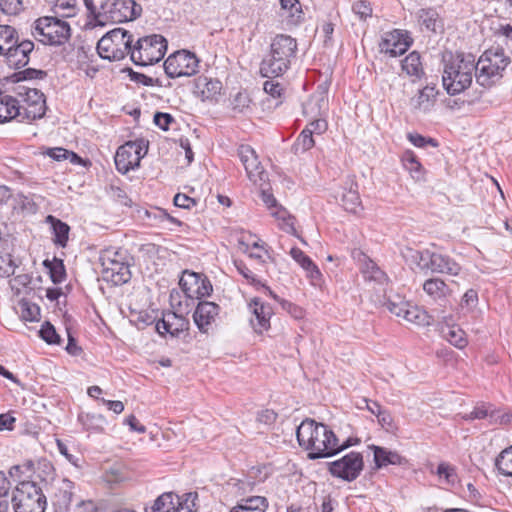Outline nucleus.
Wrapping results in <instances>:
<instances>
[{
    "mask_svg": "<svg viewBox=\"0 0 512 512\" xmlns=\"http://www.w3.org/2000/svg\"><path fill=\"white\" fill-rule=\"evenodd\" d=\"M43 264L48 269L50 278L54 284L62 283L65 280L66 272L61 260H45Z\"/></svg>",
    "mask_w": 512,
    "mask_h": 512,
    "instance_id": "37998d69",
    "label": "nucleus"
},
{
    "mask_svg": "<svg viewBox=\"0 0 512 512\" xmlns=\"http://www.w3.org/2000/svg\"><path fill=\"white\" fill-rule=\"evenodd\" d=\"M291 257L308 273L311 279H317L321 273L313 261L299 248L290 250Z\"/></svg>",
    "mask_w": 512,
    "mask_h": 512,
    "instance_id": "c9c22d12",
    "label": "nucleus"
},
{
    "mask_svg": "<svg viewBox=\"0 0 512 512\" xmlns=\"http://www.w3.org/2000/svg\"><path fill=\"white\" fill-rule=\"evenodd\" d=\"M478 302V294L475 290L469 289L465 292L461 300V307L468 308L469 310L474 308Z\"/></svg>",
    "mask_w": 512,
    "mask_h": 512,
    "instance_id": "338daca9",
    "label": "nucleus"
},
{
    "mask_svg": "<svg viewBox=\"0 0 512 512\" xmlns=\"http://www.w3.org/2000/svg\"><path fill=\"white\" fill-rule=\"evenodd\" d=\"M250 98L246 92H238L231 100V106L234 112L244 113L250 107Z\"/></svg>",
    "mask_w": 512,
    "mask_h": 512,
    "instance_id": "603ef678",
    "label": "nucleus"
},
{
    "mask_svg": "<svg viewBox=\"0 0 512 512\" xmlns=\"http://www.w3.org/2000/svg\"><path fill=\"white\" fill-rule=\"evenodd\" d=\"M100 259L105 280L112 282L114 285H122L130 280V266L123 252L106 251Z\"/></svg>",
    "mask_w": 512,
    "mask_h": 512,
    "instance_id": "f8f14e48",
    "label": "nucleus"
},
{
    "mask_svg": "<svg viewBox=\"0 0 512 512\" xmlns=\"http://www.w3.org/2000/svg\"><path fill=\"white\" fill-rule=\"evenodd\" d=\"M46 155L56 161L66 159H69L71 163H78L80 161V157L77 154L62 147L49 148L46 151Z\"/></svg>",
    "mask_w": 512,
    "mask_h": 512,
    "instance_id": "de8ad7c7",
    "label": "nucleus"
},
{
    "mask_svg": "<svg viewBox=\"0 0 512 512\" xmlns=\"http://www.w3.org/2000/svg\"><path fill=\"white\" fill-rule=\"evenodd\" d=\"M281 5V10L283 13L282 17L287 18V22L290 25H297L302 16L303 11L301 8V4L299 0H279Z\"/></svg>",
    "mask_w": 512,
    "mask_h": 512,
    "instance_id": "f704fd0d",
    "label": "nucleus"
},
{
    "mask_svg": "<svg viewBox=\"0 0 512 512\" xmlns=\"http://www.w3.org/2000/svg\"><path fill=\"white\" fill-rule=\"evenodd\" d=\"M411 257L421 269H429L433 273L456 276L461 271V266L452 258L429 250H409Z\"/></svg>",
    "mask_w": 512,
    "mask_h": 512,
    "instance_id": "9b49d317",
    "label": "nucleus"
},
{
    "mask_svg": "<svg viewBox=\"0 0 512 512\" xmlns=\"http://www.w3.org/2000/svg\"><path fill=\"white\" fill-rule=\"evenodd\" d=\"M437 94L438 91L434 86L426 85L417 96L411 99V104L416 111L427 113L435 105Z\"/></svg>",
    "mask_w": 512,
    "mask_h": 512,
    "instance_id": "cd10ccee",
    "label": "nucleus"
},
{
    "mask_svg": "<svg viewBox=\"0 0 512 512\" xmlns=\"http://www.w3.org/2000/svg\"><path fill=\"white\" fill-rule=\"evenodd\" d=\"M59 17H74L78 12L77 0H46Z\"/></svg>",
    "mask_w": 512,
    "mask_h": 512,
    "instance_id": "e433bc0d",
    "label": "nucleus"
},
{
    "mask_svg": "<svg viewBox=\"0 0 512 512\" xmlns=\"http://www.w3.org/2000/svg\"><path fill=\"white\" fill-rule=\"evenodd\" d=\"M19 104L15 97L5 95L0 92V123H5L13 119L20 122Z\"/></svg>",
    "mask_w": 512,
    "mask_h": 512,
    "instance_id": "7c9ffc66",
    "label": "nucleus"
},
{
    "mask_svg": "<svg viewBox=\"0 0 512 512\" xmlns=\"http://www.w3.org/2000/svg\"><path fill=\"white\" fill-rule=\"evenodd\" d=\"M264 91L273 98H280L282 95V87L278 82L268 80L264 83Z\"/></svg>",
    "mask_w": 512,
    "mask_h": 512,
    "instance_id": "774afa93",
    "label": "nucleus"
},
{
    "mask_svg": "<svg viewBox=\"0 0 512 512\" xmlns=\"http://www.w3.org/2000/svg\"><path fill=\"white\" fill-rule=\"evenodd\" d=\"M221 90L222 83L218 79L202 75L195 80L194 93L200 96L203 101L215 99L220 95Z\"/></svg>",
    "mask_w": 512,
    "mask_h": 512,
    "instance_id": "a878e982",
    "label": "nucleus"
},
{
    "mask_svg": "<svg viewBox=\"0 0 512 512\" xmlns=\"http://www.w3.org/2000/svg\"><path fill=\"white\" fill-rule=\"evenodd\" d=\"M249 308L253 314L250 322L256 332L262 333L270 327V318L273 314L270 305L265 304L259 298H254L249 303Z\"/></svg>",
    "mask_w": 512,
    "mask_h": 512,
    "instance_id": "b1692460",
    "label": "nucleus"
},
{
    "mask_svg": "<svg viewBox=\"0 0 512 512\" xmlns=\"http://www.w3.org/2000/svg\"><path fill=\"white\" fill-rule=\"evenodd\" d=\"M412 43L413 40L407 31L394 29L382 35L379 48L380 52L396 57L404 54Z\"/></svg>",
    "mask_w": 512,
    "mask_h": 512,
    "instance_id": "f3484780",
    "label": "nucleus"
},
{
    "mask_svg": "<svg viewBox=\"0 0 512 512\" xmlns=\"http://www.w3.org/2000/svg\"><path fill=\"white\" fill-rule=\"evenodd\" d=\"M277 419V413L270 409L262 410L257 415V422L266 426H271Z\"/></svg>",
    "mask_w": 512,
    "mask_h": 512,
    "instance_id": "0e129e2a",
    "label": "nucleus"
},
{
    "mask_svg": "<svg viewBox=\"0 0 512 512\" xmlns=\"http://www.w3.org/2000/svg\"><path fill=\"white\" fill-rule=\"evenodd\" d=\"M17 264L10 254L0 256V277H9L15 273Z\"/></svg>",
    "mask_w": 512,
    "mask_h": 512,
    "instance_id": "6e6d98bb",
    "label": "nucleus"
},
{
    "mask_svg": "<svg viewBox=\"0 0 512 512\" xmlns=\"http://www.w3.org/2000/svg\"><path fill=\"white\" fill-rule=\"evenodd\" d=\"M196 203L197 202L194 198H191L186 194L177 193L174 196V205L179 208L191 209L196 205Z\"/></svg>",
    "mask_w": 512,
    "mask_h": 512,
    "instance_id": "e2e57ef3",
    "label": "nucleus"
},
{
    "mask_svg": "<svg viewBox=\"0 0 512 512\" xmlns=\"http://www.w3.org/2000/svg\"><path fill=\"white\" fill-rule=\"evenodd\" d=\"M404 320L418 326H427L431 324L432 317L422 308L409 302Z\"/></svg>",
    "mask_w": 512,
    "mask_h": 512,
    "instance_id": "58836bf2",
    "label": "nucleus"
},
{
    "mask_svg": "<svg viewBox=\"0 0 512 512\" xmlns=\"http://www.w3.org/2000/svg\"><path fill=\"white\" fill-rule=\"evenodd\" d=\"M179 285L185 295L190 299H201L209 296L213 291L212 285L207 277L200 273L187 270L183 272Z\"/></svg>",
    "mask_w": 512,
    "mask_h": 512,
    "instance_id": "dca6fc26",
    "label": "nucleus"
},
{
    "mask_svg": "<svg viewBox=\"0 0 512 512\" xmlns=\"http://www.w3.org/2000/svg\"><path fill=\"white\" fill-rule=\"evenodd\" d=\"M145 145L141 141H129L120 146L115 155V165L118 172L128 173L140 166L141 159L146 154Z\"/></svg>",
    "mask_w": 512,
    "mask_h": 512,
    "instance_id": "4468645a",
    "label": "nucleus"
},
{
    "mask_svg": "<svg viewBox=\"0 0 512 512\" xmlns=\"http://www.w3.org/2000/svg\"><path fill=\"white\" fill-rule=\"evenodd\" d=\"M374 452V462L377 468L387 465H403L407 463L405 457L396 451H390L386 448L372 445L370 447Z\"/></svg>",
    "mask_w": 512,
    "mask_h": 512,
    "instance_id": "c85d7f7f",
    "label": "nucleus"
},
{
    "mask_svg": "<svg viewBox=\"0 0 512 512\" xmlns=\"http://www.w3.org/2000/svg\"><path fill=\"white\" fill-rule=\"evenodd\" d=\"M402 70L409 76L420 78L424 74L420 54L416 51L411 52L402 61Z\"/></svg>",
    "mask_w": 512,
    "mask_h": 512,
    "instance_id": "4c0bfd02",
    "label": "nucleus"
},
{
    "mask_svg": "<svg viewBox=\"0 0 512 512\" xmlns=\"http://www.w3.org/2000/svg\"><path fill=\"white\" fill-rule=\"evenodd\" d=\"M315 142L313 135L309 129H303L298 138L296 139L293 149L295 153H303L308 151L314 146Z\"/></svg>",
    "mask_w": 512,
    "mask_h": 512,
    "instance_id": "49530a36",
    "label": "nucleus"
},
{
    "mask_svg": "<svg viewBox=\"0 0 512 512\" xmlns=\"http://www.w3.org/2000/svg\"><path fill=\"white\" fill-rule=\"evenodd\" d=\"M34 49V43L30 40L17 41L15 46L4 56L5 62L14 69L25 67L29 63V55Z\"/></svg>",
    "mask_w": 512,
    "mask_h": 512,
    "instance_id": "5701e85b",
    "label": "nucleus"
},
{
    "mask_svg": "<svg viewBox=\"0 0 512 512\" xmlns=\"http://www.w3.org/2000/svg\"><path fill=\"white\" fill-rule=\"evenodd\" d=\"M363 457L358 452H350L342 458L331 462L329 466L330 473L345 481H354L363 470Z\"/></svg>",
    "mask_w": 512,
    "mask_h": 512,
    "instance_id": "2eb2a0df",
    "label": "nucleus"
},
{
    "mask_svg": "<svg viewBox=\"0 0 512 512\" xmlns=\"http://www.w3.org/2000/svg\"><path fill=\"white\" fill-rule=\"evenodd\" d=\"M491 405L482 403L480 405H477L473 411H471L469 414H466L464 416V419L466 420H474V419H483L487 416L493 417V411H490Z\"/></svg>",
    "mask_w": 512,
    "mask_h": 512,
    "instance_id": "4d7b16f0",
    "label": "nucleus"
},
{
    "mask_svg": "<svg viewBox=\"0 0 512 512\" xmlns=\"http://www.w3.org/2000/svg\"><path fill=\"white\" fill-rule=\"evenodd\" d=\"M510 63V58L505 55L502 48H490L486 50L475 63L477 72L476 82L483 87H491L499 79Z\"/></svg>",
    "mask_w": 512,
    "mask_h": 512,
    "instance_id": "20e7f679",
    "label": "nucleus"
},
{
    "mask_svg": "<svg viewBox=\"0 0 512 512\" xmlns=\"http://www.w3.org/2000/svg\"><path fill=\"white\" fill-rule=\"evenodd\" d=\"M238 155L243 163L247 176L255 184L265 181L267 174L264 172L261 163L252 147L241 145L238 149Z\"/></svg>",
    "mask_w": 512,
    "mask_h": 512,
    "instance_id": "a211bd4d",
    "label": "nucleus"
},
{
    "mask_svg": "<svg viewBox=\"0 0 512 512\" xmlns=\"http://www.w3.org/2000/svg\"><path fill=\"white\" fill-rule=\"evenodd\" d=\"M15 512H44L46 497L34 482L19 483L11 497Z\"/></svg>",
    "mask_w": 512,
    "mask_h": 512,
    "instance_id": "6e6552de",
    "label": "nucleus"
},
{
    "mask_svg": "<svg viewBox=\"0 0 512 512\" xmlns=\"http://www.w3.org/2000/svg\"><path fill=\"white\" fill-rule=\"evenodd\" d=\"M199 60L188 50H179L171 54L164 62V70L168 77H190L198 72Z\"/></svg>",
    "mask_w": 512,
    "mask_h": 512,
    "instance_id": "ddd939ff",
    "label": "nucleus"
},
{
    "mask_svg": "<svg viewBox=\"0 0 512 512\" xmlns=\"http://www.w3.org/2000/svg\"><path fill=\"white\" fill-rule=\"evenodd\" d=\"M11 483L3 472L0 471V512H8L11 498L9 492Z\"/></svg>",
    "mask_w": 512,
    "mask_h": 512,
    "instance_id": "a18cd8bd",
    "label": "nucleus"
},
{
    "mask_svg": "<svg viewBox=\"0 0 512 512\" xmlns=\"http://www.w3.org/2000/svg\"><path fill=\"white\" fill-rule=\"evenodd\" d=\"M341 203L343 208L351 213H356L357 209L361 206V200L358 193V185L349 180L342 189Z\"/></svg>",
    "mask_w": 512,
    "mask_h": 512,
    "instance_id": "c756f323",
    "label": "nucleus"
},
{
    "mask_svg": "<svg viewBox=\"0 0 512 512\" xmlns=\"http://www.w3.org/2000/svg\"><path fill=\"white\" fill-rule=\"evenodd\" d=\"M145 512H192V510L182 502L180 497L173 492L161 494Z\"/></svg>",
    "mask_w": 512,
    "mask_h": 512,
    "instance_id": "412c9836",
    "label": "nucleus"
},
{
    "mask_svg": "<svg viewBox=\"0 0 512 512\" xmlns=\"http://www.w3.org/2000/svg\"><path fill=\"white\" fill-rule=\"evenodd\" d=\"M72 488H73V483L69 480H63L62 482V486L60 487L59 489V494L56 495L59 499H58V504L67 508L71 502H72V498H73V492H72Z\"/></svg>",
    "mask_w": 512,
    "mask_h": 512,
    "instance_id": "3c124183",
    "label": "nucleus"
},
{
    "mask_svg": "<svg viewBox=\"0 0 512 512\" xmlns=\"http://www.w3.org/2000/svg\"><path fill=\"white\" fill-rule=\"evenodd\" d=\"M153 121L155 125L164 131H167L169 129V125L175 122L174 118L169 113L163 112H156L154 114Z\"/></svg>",
    "mask_w": 512,
    "mask_h": 512,
    "instance_id": "680f3d73",
    "label": "nucleus"
},
{
    "mask_svg": "<svg viewBox=\"0 0 512 512\" xmlns=\"http://www.w3.org/2000/svg\"><path fill=\"white\" fill-rule=\"evenodd\" d=\"M132 36L122 28L106 33L97 43V51L101 58L120 61L132 50Z\"/></svg>",
    "mask_w": 512,
    "mask_h": 512,
    "instance_id": "423d86ee",
    "label": "nucleus"
},
{
    "mask_svg": "<svg viewBox=\"0 0 512 512\" xmlns=\"http://www.w3.org/2000/svg\"><path fill=\"white\" fill-rule=\"evenodd\" d=\"M405 168L412 174V176L420 180L422 178V165L416 159L413 153H406L403 158Z\"/></svg>",
    "mask_w": 512,
    "mask_h": 512,
    "instance_id": "09e8293b",
    "label": "nucleus"
},
{
    "mask_svg": "<svg viewBox=\"0 0 512 512\" xmlns=\"http://www.w3.org/2000/svg\"><path fill=\"white\" fill-rule=\"evenodd\" d=\"M363 275L366 280L375 281L380 284L384 283L386 280L385 273L372 261L366 265V268L363 270Z\"/></svg>",
    "mask_w": 512,
    "mask_h": 512,
    "instance_id": "8fccbe9b",
    "label": "nucleus"
},
{
    "mask_svg": "<svg viewBox=\"0 0 512 512\" xmlns=\"http://www.w3.org/2000/svg\"><path fill=\"white\" fill-rule=\"evenodd\" d=\"M219 311L220 307L214 302L201 301L198 303L193 313V320L200 332H208L211 325L216 321Z\"/></svg>",
    "mask_w": 512,
    "mask_h": 512,
    "instance_id": "6ab92c4d",
    "label": "nucleus"
},
{
    "mask_svg": "<svg viewBox=\"0 0 512 512\" xmlns=\"http://www.w3.org/2000/svg\"><path fill=\"white\" fill-rule=\"evenodd\" d=\"M418 21L428 31L437 32L442 28V21L434 9H421L418 12Z\"/></svg>",
    "mask_w": 512,
    "mask_h": 512,
    "instance_id": "79ce46f5",
    "label": "nucleus"
},
{
    "mask_svg": "<svg viewBox=\"0 0 512 512\" xmlns=\"http://www.w3.org/2000/svg\"><path fill=\"white\" fill-rule=\"evenodd\" d=\"M40 337L48 344H59L60 337L57 334L54 326L50 322L42 325L39 331Z\"/></svg>",
    "mask_w": 512,
    "mask_h": 512,
    "instance_id": "864d4df0",
    "label": "nucleus"
},
{
    "mask_svg": "<svg viewBox=\"0 0 512 512\" xmlns=\"http://www.w3.org/2000/svg\"><path fill=\"white\" fill-rule=\"evenodd\" d=\"M268 506L267 499L262 496H251L241 499L230 512H265Z\"/></svg>",
    "mask_w": 512,
    "mask_h": 512,
    "instance_id": "473e14b6",
    "label": "nucleus"
},
{
    "mask_svg": "<svg viewBox=\"0 0 512 512\" xmlns=\"http://www.w3.org/2000/svg\"><path fill=\"white\" fill-rule=\"evenodd\" d=\"M352 10L361 20H366L372 15V8L369 2L359 0L352 6Z\"/></svg>",
    "mask_w": 512,
    "mask_h": 512,
    "instance_id": "052dcab7",
    "label": "nucleus"
},
{
    "mask_svg": "<svg viewBox=\"0 0 512 512\" xmlns=\"http://www.w3.org/2000/svg\"><path fill=\"white\" fill-rule=\"evenodd\" d=\"M328 110V95L326 91L314 93L304 104L303 113L309 118L323 116Z\"/></svg>",
    "mask_w": 512,
    "mask_h": 512,
    "instance_id": "bb28decb",
    "label": "nucleus"
},
{
    "mask_svg": "<svg viewBox=\"0 0 512 512\" xmlns=\"http://www.w3.org/2000/svg\"><path fill=\"white\" fill-rule=\"evenodd\" d=\"M167 50V40L159 34L139 38L131 50V60L140 66L159 62Z\"/></svg>",
    "mask_w": 512,
    "mask_h": 512,
    "instance_id": "0eeeda50",
    "label": "nucleus"
},
{
    "mask_svg": "<svg viewBox=\"0 0 512 512\" xmlns=\"http://www.w3.org/2000/svg\"><path fill=\"white\" fill-rule=\"evenodd\" d=\"M261 198L268 208H275V211L272 212V215L280 221V228L287 233L296 235L295 218L291 216L284 208L277 207L276 199L273 194L265 188H261Z\"/></svg>",
    "mask_w": 512,
    "mask_h": 512,
    "instance_id": "aec40b11",
    "label": "nucleus"
},
{
    "mask_svg": "<svg viewBox=\"0 0 512 512\" xmlns=\"http://www.w3.org/2000/svg\"><path fill=\"white\" fill-rule=\"evenodd\" d=\"M312 121L308 124V126L305 129H309L311 131V134H322L327 129V122L325 119L321 117L311 118Z\"/></svg>",
    "mask_w": 512,
    "mask_h": 512,
    "instance_id": "69168bd1",
    "label": "nucleus"
},
{
    "mask_svg": "<svg viewBox=\"0 0 512 512\" xmlns=\"http://www.w3.org/2000/svg\"><path fill=\"white\" fill-rule=\"evenodd\" d=\"M78 422L83 429L92 433H104L107 420L102 414L81 412L78 415Z\"/></svg>",
    "mask_w": 512,
    "mask_h": 512,
    "instance_id": "2f4dec72",
    "label": "nucleus"
},
{
    "mask_svg": "<svg viewBox=\"0 0 512 512\" xmlns=\"http://www.w3.org/2000/svg\"><path fill=\"white\" fill-rule=\"evenodd\" d=\"M387 309L390 311V313L394 314L397 317L405 318L407 307H409V302L400 300L394 301V300H388L386 303Z\"/></svg>",
    "mask_w": 512,
    "mask_h": 512,
    "instance_id": "bf43d9fd",
    "label": "nucleus"
},
{
    "mask_svg": "<svg viewBox=\"0 0 512 512\" xmlns=\"http://www.w3.org/2000/svg\"><path fill=\"white\" fill-rule=\"evenodd\" d=\"M477 72L475 57L472 54L459 53L445 62L442 75L443 87L450 95H456L472 84Z\"/></svg>",
    "mask_w": 512,
    "mask_h": 512,
    "instance_id": "f03ea898",
    "label": "nucleus"
},
{
    "mask_svg": "<svg viewBox=\"0 0 512 512\" xmlns=\"http://www.w3.org/2000/svg\"><path fill=\"white\" fill-rule=\"evenodd\" d=\"M17 41V32L12 26L0 25V56L4 57Z\"/></svg>",
    "mask_w": 512,
    "mask_h": 512,
    "instance_id": "a19ab883",
    "label": "nucleus"
},
{
    "mask_svg": "<svg viewBox=\"0 0 512 512\" xmlns=\"http://www.w3.org/2000/svg\"><path fill=\"white\" fill-rule=\"evenodd\" d=\"M437 474L441 479L444 478L449 484H453L457 480V474L454 466L446 462H442L438 465Z\"/></svg>",
    "mask_w": 512,
    "mask_h": 512,
    "instance_id": "5fc2aeb1",
    "label": "nucleus"
},
{
    "mask_svg": "<svg viewBox=\"0 0 512 512\" xmlns=\"http://www.w3.org/2000/svg\"><path fill=\"white\" fill-rule=\"evenodd\" d=\"M46 222L51 225L54 234V243L60 247H65L68 242V236L70 227L65 222L60 219L48 215L46 217Z\"/></svg>",
    "mask_w": 512,
    "mask_h": 512,
    "instance_id": "72a5a7b5",
    "label": "nucleus"
},
{
    "mask_svg": "<svg viewBox=\"0 0 512 512\" xmlns=\"http://www.w3.org/2000/svg\"><path fill=\"white\" fill-rule=\"evenodd\" d=\"M0 9L8 15L18 14L23 9V0H0Z\"/></svg>",
    "mask_w": 512,
    "mask_h": 512,
    "instance_id": "13d9d810",
    "label": "nucleus"
},
{
    "mask_svg": "<svg viewBox=\"0 0 512 512\" xmlns=\"http://www.w3.org/2000/svg\"><path fill=\"white\" fill-rule=\"evenodd\" d=\"M17 102L19 104L20 122H31L42 118L46 113V99L37 88L27 86L17 87Z\"/></svg>",
    "mask_w": 512,
    "mask_h": 512,
    "instance_id": "9d476101",
    "label": "nucleus"
},
{
    "mask_svg": "<svg viewBox=\"0 0 512 512\" xmlns=\"http://www.w3.org/2000/svg\"><path fill=\"white\" fill-rule=\"evenodd\" d=\"M189 322L182 316L175 313H169L166 317L158 320L155 324L156 331L160 335L170 334L178 336L181 332L188 329Z\"/></svg>",
    "mask_w": 512,
    "mask_h": 512,
    "instance_id": "393cba45",
    "label": "nucleus"
},
{
    "mask_svg": "<svg viewBox=\"0 0 512 512\" xmlns=\"http://www.w3.org/2000/svg\"><path fill=\"white\" fill-rule=\"evenodd\" d=\"M296 437L299 445L309 451L311 459L333 456L359 442L358 439L348 438L340 445L331 429L313 419L302 421L296 430Z\"/></svg>",
    "mask_w": 512,
    "mask_h": 512,
    "instance_id": "f257e3e1",
    "label": "nucleus"
},
{
    "mask_svg": "<svg viewBox=\"0 0 512 512\" xmlns=\"http://www.w3.org/2000/svg\"><path fill=\"white\" fill-rule=\"evenodd\" d=\"M422 288L431 301L441 307L445 308L449 303L448 299L452 290L442 279L438 277L429 278L424 281Z\"/></svg>",
    "mask_w": 512,
    "mask_h": 512,
    "instance_id": "4be33fe9",
    "label": "nucleus"
},
{
    "mask_svg": "<svg viewBox=\"0 0 512 512\" xmlns=\"http://www.w3.org/2000/svg\"><path fill=\"white\" fill-rule=\"evenodd\" d=\"M443 337L455 347L462 349L467 345L465 332L456 325H446L442 328Z\"/></svg>",
    "mask_w": 512,
    "mask_h": 512,
    "instance_id": "ea45409f",
    "label": "nucleus"
},
{
    "mask_svg": "<svg viewBox=\"0 0 512 512\" xmlns=\"http://www.w3.org/2000/svg\"><path fill=\"white\" fill-rule=\"evenodd\" d=\"M70 26L57 16L41 17L35 21L33 35L43 44L62 45L70 37Z\"/></svg>",
    "mask_w": 512,
    "mask_h": 512,
    "instance_id": "1a4fd4ad",
    "label": "nucleus"
},
{
    "mask_svg": "<svg viewBox=\"0 0 512 512\" xmlns=\"http://www.w3.org/2000/svg\"><path fill=\"white\" fill-rule=\"evenodd\" d=\"M495 465L502 475L512 477V445L499 454Z\"/></svg>",
    "mask_w": 512,
    "mask_h": 512,
    "instance_id": "c03bdc74",
    "label": "nucleus"
},
{
    "mask_svg": "<svg viewBox=\"0 0 512 512\" xmlns=\"http://www.w3.org/2000/svg\"><path fill=\"white\" fill-rule=\"evenodd\" d=\"M297 42L289 35L278 34L270 44V53L262 60L260 73L263 77L274 78L283 75L295 58Z\"/></svg>",
    "mask_w": 512,
    "mask_h": 512,
    "instance_id": "7ed1b4c3",
    "label": "nucleus"
},
{
    "mask_svg": "<svg viewBox=\"0 0 512 512\" xmlns=\"http://www.w3.org/2000/svg\"><path fill=\"white\" fill-rule=\"evenodd\" d=\"M142 13V7L134 0L105 1L100 5V12L95 16L94 26H104L107 22L122 23L133 21Z\"/></svg>",
    "mask_w": 512,
    "mask_h": 512,
    "instance_id": "39448f33",
    "label": "nucleus"
}]
</instances>
